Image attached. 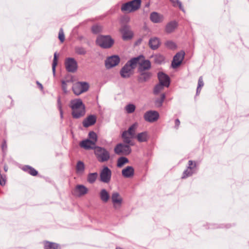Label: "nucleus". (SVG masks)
<instances>
[{
  "label": "nucleus",
  "instance_id": "obj_14",
  "mask_svg": "<svg viewBox=\"0 0 249 249\" xmlns=\"http://www.w3.org/2000/svg\"><path fill=\"white\" fill-rule=\"evenodd\" d=\"M88 189L83 185H77L75 186L73 191V194L75 196L80 197L87 194Z\"/></svg>",
  "mask_w": 249,
  "mask_h": 249
},
{
  "label": "nucleus",
  "instance_id": "obj_9",
  "mask_svg": "<svg viewBox=\"0 0 249 249\" xmlns=\"http://www.w3.org/2000/svg\"><path fill=\"white\" fill-rule=\"evenodd\" d=\"M135 58H137L138 60L136 62V67L138 64L140 66L139 68V71H144L145 70H148L151 67V63L149 60H144L143 56H140Z\"/></svg>",
  "mask_w": 249,
  "mask_h": 249
},
{
  "label": "nucleus",
  "instance_id": "obj_42",
  "mask_svg": "<svg viewBox=\"0 0 249 249\" xmlns=\"http://www.w3.org/2000/svg\"><path fill=\"white\" fill-rule=\"evenodd\" d=\"M76 53L80 55H84L86 53L85 49L82 47H77L75 48Z\"/></svg>",
  "mask_w": 249,
  "mask_h": 249
},
{
  "label": "nucleus",
  "instance_id": "obj_6",
  "mask_svg": "<svg viewBox=\"0 0 249 249\" xmlns=\"http://www.w3.org/2000/svg\"><path fill=\"white\" fill-rule=\"evenodd\" d=\"M89 85L85 82H77L72 87L74 93L77 95L87 91L89 89Z\"/></svg>",
  "mask_w": 249,
  "mask_h": 249
},
{
  "label": "nucleus",
  "instance_id": "obj_41",
  "mask_svg": "<svg viewBox=\"0 0 249 249\" xmlns=\"http://www.w3.org/2000/svg\"><path fill=\"white\" fill-rule=\"evenodd\" d=\"M102 28L101 26L98 25H95L92 27L91 30L92 32L94 34H97L102 31Z\"/></svg>",
  "mask_w": 249,
  "mask_h": 249
},
{
  "label": "nucleus",
  "instance_id": "obj_40",
  "mask_svg": "<svg viewBox=\"0 0 249 249\" xmlns=\"http://www.w3.org/2000/svg\"><path fill=\"white\" fill-rule=\"evenodd\" d=\"M204 86V83L203 78L202 77H200L198 81V86L197 88L196 93H198L200 92L201 88Z\"/></svg>",
  "mask_w": 249,
  "mask_h": 249
},
{
  "label": "nucleus",
  "instance_id": "obj_45",
  "mask_svg": "<svg viewBox=\"0 0 249 249\" xmlns=\"http://www.w3.org/2000/svg\"><path fill=\"white\" fill-rule=\"evenodd\" d=\"M165 45L167 47H169L171 49H174L176 48V45L175 44L171 41H168L165 43Z\"/></svg>",
  "mask_w": 249,
  "mask_h": 249
},
{
  "label": "nucleus",
  "instance_id": "obj_2",
  "mask_svg": "<svg viewBox=\"0 0 249 249\" xmlns=\"http://www.w3.org/2000/svg\"><path fill=\"white\" fill-rule=\"evenodd\" d=\"M137 60V58H132L123 67L120 71V74L122 77L128 78L133 73Z\"/></svg>",
  "mask_w": 249,
  "mask_h": 249
},
{
  "label": "nucleus",
  "instance_id": "obj_25",
  "mask_svg": "<svg viewBox=\"0 0 249 249\" xmlns=\"http://www.w3.org/2000/svg\"><path fill=\"white\" fill-rule=\"evenodd\" d=\"M160 40L157 37H153L149 41V45L150 48L153 50L157 49L160 46Z\"/></svg>",
  "mask_w": 249,
  "mask_h": 249
},
{
  "label": "nucleus",
  "instance_id": "obj_52",
  "mask_svg": "<svg viewBox=\"0 0 249 249\" xmlns=\"http://www.w3.org/2000/svg\"><path fill=\"white\" fill-rule=\"evenodd\" d=\"M6 147V142H4L2 145V149L3 150Z\"/></svg>",
  "mask_w": 249,
  "mask_h": 249
},
{
  "label": "nucleus",
  "instance_id": "obj_29",
  "mask_svg": "<svg viewBox=\"0 0 249 249\" xmlns=\"http://www.w3.org/2000/svg\"><path fill=\"white\" fill-rule=\"evenodd\" d=\"M45 249H60L59 246L53 242L46 241L44 243Z\"/></svg>",
  "mask_w": 249,
  "mask_h": 249
},
{
  "label": "nucleus",
  "instance_id": "obj_48",
  "mask_svg": "<svg viewBox=\"0 0 249 249\" xmlns=\"http://www.w3.org/2000/svg\"><path fill=\"white\" fill-rule=\"evenodd\" d=\"M165 98L164 94H162L161 95V99L159 101H157V103H158V106L160 107L161 106L164 99Z\"/></svg>",
  "mask_w": 249,
  "mask_h": 249
},
{
  "label": "nucleus",
  "instance_id": "obj_19",
  "mask_svg": "<svg viewBox=\"0 0 249 249\" xmlns=\"http://www.w3.org/2000/svg\"><path fill=\"white\" fill-rule=\"evenodd\" d=\"M96 121V117L94 115H89L83 122V124L84 127H88L94 124Z\"/></svg>",
  "mask_w": 249,
  "mask_h": 249
},
{
  "label": "nucleus",
  "instance_id": "obj_34",
  "mask_svg": "<svg viewBox=\"0 0 249 249\" xmlns=\"http://www.w3.org/2000/svg\"><path fill=\"white\" fill-rule=\"evenodd\" d=\"M122 138L124 140V142L127 143V144H130L131 145H133V143H131V139L133 138L132 137H130V136L129 135H124V132H123L122 134Z\"/></svg>",
  "mask_w": 249,
  "mask_h": 249
},
{
  "label": "nucleus",
  "instance_id": "obj_47",
  "mask_svg": "<svg viewBox=\"0 0 249 249\" xmlns=\"http://www.w3.org/2000/svg\"><path fill=\"white\" fill-rule=\"evenodd\" d=\"M189 166L188 167H189L192 169H194L196 167V164L195 161L193 160H189L188 162Z\"/></svg>",
  "mask_w": 249,
  "mask_h": 249
},
{
  "label": "nucleus",
  "instance_id": "obj_28",
  "mask_svg": "<svg viewBox=\"0 0 249 249\" xmlns=\"http://www.w3.org/2000/svg\"><path fill=\"white\" fill-rule=\"evenodd\" d=\"M22 169L33 176H36L38 174V172L35 168L29 165L24 166Z\"/></svg>",
  "mask_w": 249,
  "mask_h": 249
},
{
  "label": "nucleus",
  "instance_id": "obj_15",
  "mask_svg": "<svg viewBox=\"0 0 249 249\" xmlns=\"http://www.w3.org/2000/svg\"><path fill=\"white\" fill-rule=\"evenodd\" d=\"M159 116V115L157 111L151 110L144 114V118L147 122H153L158 120Z\"/></svg>",
  "mask_w": 249,
  "mask_h": 249
},
{
  "label": "nucleus",
  "instance_id": "obj_17",
  "mask_svg": "<svg viewBox=\"0 0 249 249\" xmlns=\"http://www.w3.org/2000/svg\"><path fill=\"white\" fill-rule=\"evenodd\" d=\"M159 82L162 84L166 87H168L170 85L169 77L163 72L158 73Z\"/></svg>",
  "mask_w": 249,
  "mask_h": 249
},
{
  "label": "nucleus",
  "instance_id": "obj_4",
  "mask_svg": "<svg viewBox=\"0 0 249 249\" xmlns=\"http://www.w3.org/2000/svg\"><path fill=\"white\" fill-rule=\"evenodd\" d=\"M94 153L100 162L107 161L110 158L109 153L105 148L99 146L95 147Z\"/></svg>",
  "mask_w": 249,
  "mask_h": 249
},
{
  "label": "nucleus",
  "instance_id": "obj_7",
  "mask_svg": "<svg viewBox=\"0 0 249 249\" xmlns=\"http://www.w3.org/2000/svg\"><path fill=\"white\" fill-rule=\"evenodd\" d=\"M111 199L114 209L116 210L120 209L123 202L120 195L117 192H114L111 195Z\"/></svg>",
  "mask_w": 249,
  "mask_h": 249
},
{
  "label": "nucleus",
  "instance_id": "obj_43",
  "mask_svg": "<svg viewBox=\"0 0 249 249\" xmlns=\"http://www.w3.org/2000/svg\"><path fill=\"white\" fill-rule=\"evenodd\" d=\"M58 38L62 43L65 40V35L63 30L62 28H61L59 31Z\"/></svg>",
  "mask_w": 249,
  "mask_h": 249
},
{
  "label": "nucleus",
  "instance_id": "obj_1",
  "mask_svg": "<svg viewBox=\"0 0 249 249\" xmlns=\"http://www.w3.org/2000/svg\"><path fill=\"white\" fill-rule=\"evenodd\" d=\"M70 106L71 108V115L73 118L78 119L85 115V107L81 99H76L71 100Z\"/></svg>",
  "mask_w": 249,
  "mask_h": 249
},
{
  "label": "nucleus",
  "instance_id": "obj_51",
  "mask_svg": "<svg viewBox=\"0 0 249 249\" xmlns=\"http://www.w3.org/2000/svg\"><path fill=\"white\" fill-rule=\"evenodd\" d=\"M180 124V121L179 120L177 119L175 120V127L178 128Z\"/></svg>",
  "mask_w": 249,
  "mask_h": 249
},
{
  "label": "nucleus",
  "instance_id": "obj_54",
  "mask_svg": "<svg viewBox=\"0 0 249 249\" xmlns=\"http://www.w3.org/2000/svg\"><path fill=\"white\" fill-rule=\"evenodd\" d=\"M37 84L39 85V86L40 88L41 89H43V86H42V85L41 84H40L38 82H37Z\"/></svg>",
  "mask_w": 249,
  "mask_h": 249
},
{
  "label": "nucleus",
  "instance_id": "obj_53",
  "mask_svg": "<svg viewBox=\"0 0 249 249\" xmlns=\"http://www.w3.org/2000/svg\"><path fill=\"white\" fill-rule=\"evenodd\" d=\"M4 170L5 172H7L8 170V167L7 165H5L4 167Z\"/></svg>",
  "mask_w": 249,
  "mask_h": 249
},
{
  "label": "nucleus",
  "instance_id": "obj_26",
  "mask_svg": "<svg viewBox=\"0 0 249 249\" xmlns=\"http://www.w3.org/2000/svg\"><path fill=\"white\" fill-rule=\"evenodd\" d=\"M99 195L101 200L104 203H107L110 198L109 193L104 189L101 190Z\"/></svg>",
  "mask_w": 249,
  "mask_h": 249
},
{
  "label": "nucleus",
  "instance_id": "obj_3",
  "mask_svg": "<svg viewBox=\"0 0 249 249\" xmlns=\"http://www.w3.org/2000/svg\"><path fill=\"white\" fill-rule=\"evenodd\" d=\"M141 2V0H133L128 1L122 5L121 10L126 13L134 12L140 9Z\"/></svg>",
  "mask_w": 249,
  "mask_h": 249
},
{
  "label": "nucleus",
  "instance_id": "obj_33",
  "mask_svg": "<svg viewBox=\"0 0 249 249\" xmlns=\"http://www.w3.org/2000/svg\"><path fill=\"white\" fill-rule=\"evenodd\" d=\"M85 166L84 164L81 161H78L76 166V170L77 173L83 172L84 170Z\"/></svg>",
  "mask_w": 249,
  "mask_h": 249
},
{
  "label": "nucleus",
  "instance_id": "obj_39",
  "mask_svg": "<svg viewBox=\"0 0 249 249\" xmlns=\"http://www.w3.org/2000/svg\"><path fill=\"white\" fill-rule=\"evenodd\" d=\"M89 136L90 139L89 140L91 141H94V143L96 144V142L97 141L96 134L93 131L90 132L89 134Z\"/></svg>",
  "mask_w": 249,
  "mask_h": 249
},
{
  "label": "nucleus",
  "instance_id": "obj_49",
  "mask_svg": "<svg viewBox=\"0 0 249 249\" xmlns=\"http://www.w3.org/2000/svg\"><path fill=\"white\" fill-rule=\"evenodd\" d=\"M62 89L65 93L67 92V82L65 81L62 82Z\"/></svg>",
  "mask_w": 249,
  "mask_h": 249
},
{
  "label": "nucleus",
  "instance_id": "obj_18",
  "mask_svg": "<svg viewBox=\"0 0 249 249\" xmlns=\"http://www.w3.org/2000/svg\"><path fill=\"white\" fill-rule=\"evenodd\" d=\"M95 143H94V141H91L89 140H86L82 141L80 145L81 147L84 148L85 149H95Z\"/></svg>",
  "mask_w": 249,
  "mask_h": 249
},
{
  "label": "nucleus",
  "instance_id": "obj_46",
  "mask_svg": "<svg viewBox=\"0 0 249 249\" xmlns=\"http://www.w3.org/2000/svg\"><path fill=\"white\" fill-rule=\"evenodd\" d=\"M6 183V178L5 176L0 174V185L3 186Z\"/></svg>",
  "mask_w": 249,
  "mask_h": 249
},
{
  "label": "nucleus",
  "instance_id": "obj_32",
  "mask_svg": "<svg viewBox=\"0 0 249 249\" xmlns=\"http://www.w3.org/2000/svg\"><path fill=\"white\" fill-rule=\"evenodd\" d=\"M128 162V160L126 158L121 157L117 161V166L122 167L124 164Z\"/></svg>",
  "mask_w": 249,
  "mask_h": 249
},
{
  "label": "nucleus",
  "instance_id": "obj_30",
  "mask_svg": "<svg viewBox=\"0 0 249 249\" xmlns=\"http://www.w3.org/2000/svg\"><path fill=\"white\" fill-rule=\"evenodd\" d=\"M152 57L153 58L154 62L157 64H161L164 60V56L160 54H155Z\"/></svg>",
  "mask_w": 249,
  "mask_h": 249
},
{
  "label": "nucleus",
  "instance_id": "obj_36",
  "mask_svg": "<svg viewBox=\"0 0 249 249\" xmlns=\"http://www.w3.org/2000/svg\"><path fill=\"white\" fill-rule=\"evenodd\" d=\"M57 64V56L56 53H54L53 62L52 64V70L54 74L55 71V67Z\"/></svg>",
  "mask_w": 249,
  "mask_h": 249
},
{
  "label": "nucleus",
  "instance_id": "obj_21",
  "mask_svg": "<svg viewBox=\"0 0 249 249\" xmlns=\"http://www.w3.org/2000/svg\"><path fill=\"white\" fill-rule=\"evenodd\" d=\"M135 138L139 142H147L149 138V136L147 132L144 131L138 133Z\"/></svg>",
  "mask_w": 249,
  "mask_h": 249
},
{
  "label": "nucleus",
  "instance_id": "obj_8",
  "mask_svg": "<svg viewBox=\"0 0 249 249\" xmlns=\"http://www.w3.org/2000/svg\"><path fill=\"white\" fill-rule=\"evenodd\" d=\"M111 171L107 167H104L100 173V180L104 183H109L111 179Z\"/></svg>",
  "mask_w": 249,
  "mask_h": 249
},
{
  "label": "nucleus",
  "instance_id": "obj_38",
  "mask_svg": "<svg viewBox=\"0 0 249 249\" xmlns=\"http://www.w3.org/2000/svg\"><path fill=\"white\" fill-rule=\"evenodd\" d=\"M135 106L133 104H129L125 107V110L128 113H133L135 110Z\"/></svg>",
  "mask_w": 249,
  "mask_h": 249
},
{
  "label": "nucleus",
  "instance_id": "obj_11",
  "mask_svg": "<svg viewBox=\"0 0 249 249\" xmlns=\"http://www.w3.org/2000/svg\"><path fill=\"white\" fill-rule=\"evenodd\" d=\"M120 32L122 34V37L124 40L130 39L132 38L133 34L131 31L129 26L124 25L120 29Z\"/></svg>",
  "mask_w": 249,
  "mask_h": 249
},
{
  "label": "nucleus",
  "instance_id": "obj_20",
  "mask_svg": "<svg viewBox=\"0 0 249 249\" xmlns=\"http://www.w3.org/2000/svg\"><path fill=\"white\" fill-rule=\"evenodd\" d=\"M178 23L175 21H171L165 26V31L168 34L173 32L178 27Z\"/></svg>",
  "mask_w": 249,
  "mask_h": 249
},
{
  "label": "nucleus",
  "instance_id": "obj_35",
  "mask_svg": "<svg viewBox=\"0 0 249 249\" xmlns=\"http://www.w3.org/2000/svg\"><path fill=\"white\" fill-rule=\"evenodd\" d=\"M193 173V169L188 167L183 173L182 178H185L191 176Z\"/></svg>",
  "mask_w": 249,
  "mask_h": 249
},
{
  "label": "nucleus",
  "instance_id": "obj_10",
  "mask_svg": "<svg viewBox=\"0 0 249 249\" xmlns=\"http://www.w3.org/2000/svg\"><path fill=\"white\" fill-rule=\"evenodd\" d=\"M114 151L118 155H128L131 153V149L129 145L120 143L116 145Z\"/></svg>",
  "mask_w": 249,
  "mask_h": 249
},
{
  "label": "nucleus",
  "instance_id": "obj_31",
  "mask_svg": "<svg viewBox=\"0 0 249 249\" xmlns=\"http://www.w3.org/2000/svg\"><path fill=\"white\" fill-rule=\"evenodd\" d=\"M98 177L97 173H90L88 175V181L90 183H92L95 181Z\"/></svg>",
  "mask_w": 249,
  "mask_h": 249
},
{
  "label": "nucleus",
  "instance_id": "obj_27",
  "mask_svg": "<svg viewBox=\"0 0 249 249\" xmlns=\"http://www.w3.org/2000/svg\"><path fill=\"white\" fill-rule=\"evenodd\" d=\"M140 72H141V74L139 77V82H145L150 78L151 76V73L150 72L144 71H142Z\"/></svg>",
  "mask_w": 249,
  "mask_h": 249
},
{
  "label": "nucleus",
  "instance_id": "obj_13",
  "mask_svg": "<svg viewBox=\"0 0 249 249\" xmlns=\"http://www.w3.org/2000/svg\"><path fill=\"white\" fill-rule=\"evenodd\" d=\"M65 67L68 71L73 72L77 70V63L73 58H69L65 61Z\"/></svg>",
  "mask_w": 249,
  "mask_h": 249
},
{
  "label": "nucleus",
  "instance_id": "obj_50",
  "mask_svg": "<svg viewBox=\"0 0 249 249\" xmlns=\"http://www.w3.org/2000/svg\"><path fill=\"white\" fill-rule=\"evenodd\" d=\"M57 103H58V106L59 110L60 111V113H61V114H62L61 104V101H60V98L58 99Z\"/></svg>",
  "mask_w": 249,
  "mask_h": 249
},
{
  "label": "nucleus",
  "instance_id": "obj_16",
  "mask_svg": "<svg viewBox=\"0 0 249 249\" xmlns=\"http://www.w3.org/2000/svg\"><path fill=\"white\" fill-rule=\"evenodd\" d=\"M120 60V58L118 56H112L108 58L106 61V66L108 69L116 66L119 64Z\"/></svg>",
  "mask_w": 249,
  "mask_h": 249
},
{
  "label": "nucleus",
  "instance_id": "obj_24",
  "mask_svg": "<svg viewBox=\"0 0 249 249\" xmlns=\"http://www.w3.org/2000/svg\"><path fill=\"white\" fill-rule=\"evenodd\" d=\"M138 124L135 123L132 124L128 129L127 131H124V135H129L130 137L133 138L135 137V132L138 127Z\"/></svg>",
  "mask_w": 249,
  "mask_h": 249
},
{
  "label": "nucleus",
  "instance_id": "obj_37",
  "mask_svg": "<svg viewBox=\"0 0 249 249\" xmlns=\"http://www.w3.org/2000/svg\"><path fill=\"white\" fill-rule=\"evenodd\" d=\"M164 87H165V86L164 85L159 83V84H158L155 87L154 90V93L156 94L159 93L160 91H161L163 89Z\"/></svg>",
  "mask_w": 249,
  "mask_h": 249
},
{
  "label": "nucleus",
  "instance_id": "obj_44",
  "mask_svg": "<svg viewBox=\"0 0 249 249\" xmlns=\"http://www.w3.org/2000/svg\"><path fill=\"white\" fill-rule=\"evenodd\" d=\"M174 6H178L180 9H182V5L178 0H170Z\"/></svg>",
  "mask_w": 249,
  "mask_h": 249
},
{
  "label": "nucleus",
  "instance_id": "obj_23",
  "mask_svg": "<svg viewBox=\"0 0 249 249\" xmlns=\"http://www.w3.org/2000/svg\"><path fill=\"white\" fill-rule=\"evenodd\" d=\"M150 18L151 20L154 23L161 22L163 21V16L157 12H152L150 14Z\"/></svg>",
  "mask_w": 249,
  "mask_h": 249
},
{
  "label": "nucleus",
  "instance_id": "obj_12",
  "mask_svg": "<svg viewBox=\"0 0 249 249\" xmlns=\"http://www.w3.org/2000/svg\"><path fill=\"white\" fill-rule=\"evenodd\" d=\"M185 53L181 51L177 53L174 57L172 62V66L173 68H177L180 65L184 59Z\"/></svg>",
  "mask_w": 249,
  "mask_h": 249
},
{
  "label": "nucleus",
  "instance_id": "obj_22",
  "mask_svg": "<svg viewBox=\"0 0 249 249\" xmlns=\"http://www.w3.org/2000/svg\"><path fill=\"white\" fill-rule=\"evenodd\" d=\"M122 173L124 178H131L134 175V170L132 166H127L122 170Z\"/></svg>",
  "mask_w": 249,
  "mask_h": 249
},
{
  "label": "nucleus",
  "instance_id": "obj_5",
  "mask_svg": "<svg viewBox=\"0 0 249 249\" xmlns=\"http://www.w3.org/2000/svg\"><path fill=\"white\" fill-rule=\"evenodd\" d=\"M96 43L102 48H109L113 45L114 40L110 36H101L97 37Z\"/></svg>",
  "mask_w": 249,
  "mask_h": 249
}]
</instances>
